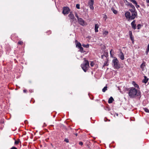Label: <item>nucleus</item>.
Here are the masks:
<instances>
[{
	"mask_svg": "<svg viewBox=\"0 0 149 149\" xmlns=\"http://www.w3.org/2000/svg\"><path fill=\"white\" fill-rule=\"evenodd\" d=\"M29 91H30V92L32 93L33 92V90H29Z\"/></svg>",
	"mask_w": 149,
	"mask_h": 149,
	"instance_id": "a19ab883",
	"label": "nucleus"
},
{
	"mask_svg": "<svg viewBox=\"0 0 149 149\" xmlns=\"http://www.w3.org/2000/svg\"><path fill=\"white\" fill-rule=\"evenodd\" d=\"M76 7L78 9H80V5L79 4H77L76 5Z\"/></svg>",
	"mask_w": 149,
	"mask_h": 149,
	"instance_id": "473e14b6",
	"label": "nucleus"
},
{
	"mask_svg": "<svg viewBox=\"0 0 149 149\" xmlns=\"http://www.w3.org/2000/svg\"><path fill=\"white\" fill-rule=\"evenodd\" d=\"M135 4V6L136 7L138 8V7H139V6L137 4V2H136V4Z\"/></svg>",
	"mask_w": 149,
	"mask_h": 149,
	"instance_id": "4c0bfd02",
	"label": "nucleus"
},
{
	"mask_svg": "<svg viewBox=\"0 0 149 149\" xmlns=\"http://www.w3.org/2000/svg\"><path fill=\"white\" fill-rule=\"evenodd\" d=\"M107 86H105L102 89V91L103 92H105L107 90Z\"/></svg>",
	"mask_w": 149,
	"mask_h": 149,
	"instance_id": "6ab92c4d",
	"label": "nucleus"
},
{
	"mask_svg": "<svg viewBox=\"0 0 149 149\" xmlns=\"http://www.w3.org/2000/svg\"><path fill=\"white\" fill-rule=\"evenodd\" d=\"M78 22L79 23V24L84 26V25H86L85 22L84 21L83 19H82L81 18H78V19H77Z\"/></svg>",
	"mask_w": 149,
	"mask_h": 149,
	"instance_id": "423d86ee",
	"label": "nucleus"
},
{
	"mask_svg": "<svg viewBox=\"0 0 149 149\" xmlns=\"http://www.w3.org/2000/svg\"><path fill=\"white\" fill-rule=\"evenodd\" d=\"M18 44L20 45H22L23 44V42L21 41H19L18 42Z\"/></svg>",
	"mask_w": 149,
	"mask_h": 149,
	"instance_id": "cd10ccee",
	"label": "nucleus"
},
{
	"mask_svg": "<svg viewBox=\"0 0 149 149\" xmlns=\"http://www.w3.org/2000/svg\"><path fill=\"white\" fill-rule=\"evenodd\" d=\"M147 50L149 51V49L147 48Z\"/></svg>",
	"mask_w": 149,
	"mask_h": 149,
	"instance_id": "8fccbe9b",
	"label": "nucleus"
},
{
	"mask_svg": "<svg viewBox=\"0 0 149 149\" xmlns=\"http://www.w3.org/2000/svg\"><path fill=\"white\" fill-rule=\"evenodd\" d=\"M128 6H130L132 8H135L134 6L131 3H129Z\"/></svg>",
	"mask_w": 149,
	"mask_h": 149,
	"instance_id": "393cba45",
	"label": "nucleus"
},
{
	"mask_svg": "<svg viewBox=\"0 0 149 149\" xmlns=\"http://www.w3.org/2000/svg\"><path fill=\"white\" fill-rule=\"evenodd\" d=\"M79 144L80 145L82 146L83 145V143L81 141L79 142Z\"/></svg>",
	"mask_w": 149,
	"mask_h": 149,
	"instance_id": "f704fd0d",
	"label": "nucleus"
},
{
	"mask_svg": "<svg viewBox=\"0 0 149 149\" xmlns=\"http://www.w3.org/2000/svg\"><path fill=\"white\" fill-rule=\"evenodd\" d=\"M84 59L83 65H89V63L88 61L86 60L85 59Z\"/></svg>",
	"mask_w": 149,
	"mask_h": 149,
	"instance_id": "dca6fc26",
	"label": "nucleus"
},
{
	"mask_svg": "<svg viewBox=\"0 0 149 149\" xmlns=\"http://www.w3.org/2000/svg\"><path fill=\"white\" fill-rule=\"evenodd\" d=\"M23 92L24 93H26V91H27V90H26V89H24L23 90Z\"/></svg>",
	"mask_w": 149,
	"mask_h": 149,
	"instance_id": "ea45409f",
	"label": "nucleus"
},
{
	"mask_svg": "<svg viewBox=\"0 0 149 149\" xmlns=\"http://www.w3.org/2000/svg\"><path fill=\"white\" fill-rule=\"evenodd\" d=\"M107 15H104V16L103 17V19L105 20V21H106V20L107 19Z\"/></svg>",
	"mask_w": 149,
	"mask_h": 149,
	"instance_id": "c756f323",
	"label": "nucleus"
},
{
	"mask_svg": "<svg viewBox=\"0 0 149 149\" xmlns=\"http://www.w3.org/2000/svg\"><path fill=\"white\" fill-rule=\"evenodd\" d=\"M75 16L77 17V19H78V18H79V17L77 13H76L75 14Z\"/></svg>",
	"mask_w": 149,
	"mask_h": 149,
	"instance_id": "e433bc0d",
	"label": "nucleus"
},
{
	"mask_svg": "<svg viewBox=\"0 0 149 149\" xmlns=\"http://www.w3.org/2000/svg\"><path fill=\"white\" fill-rule=\"evenodd\" d=\"M108 32L106 31H103V34L104 36H106L108 34Z\"/></svg>",
	"mask_w": 149,
	"mask_h": 149,
	"instance_id": "f3484780",
	"label": "nucleus"
},
{
	"mask_svg": "<svg viewBox=\"0 0 149 149\" xmlns=\"http://www.w3.org/2000/svg\"><path fill=\"white\" fill-rule=\"evenodd\" d=\"M111 10H112V11H113L114 13L115 14H116L117 13V12L116 10H114L113 9H112Z\"/></svg>",
	"mask_w": 149,
	"mask_h": 149,
	"instance_id": "c85d7f7f",
	"label": "nucleus"
},
{
	"mask_svg": "<svg viewBox=\"0 0 149 149\" xmlns=\"http://www.w3.org/2000/svg\"><path fill=\"white\" fill-rule=\"evenodd\" d=\"M95 101H96V102L97 101H98V99H96V100H95Z\"/></svg>",
	"mask_w": 149,
	"mask_h": 149,
	"instance_id": "09e8293b",
	"label": "nucleus"
},
{
	"mask_svg": "<svg viewBox=\"0 0 149 149\" xmlns=\"http://www.w3.org/2000/svg\"><path fill=\"white\" fill-rule=\"evenodd\" d=\"M10 149H17V148L15 146H13Z\"/></svg>",
	"mask_w": 149,
	"mask_h": 149,
	"instance_id": "c9c22d12",
	"label": "nucleus"
},
{
	"mask_svg": "<svg viewBox=\"0 0 149 149\" xmlns=\"http://www.w3.org/2000/svg\"><path fill=\"white\" fill-rule=\"evenodd\" d=\"M89 67V66H81V68L84 72H86Z\"/></svg>",
	"mask_w": 149,
	"mask_h": 149,
	"instance_id": "6e6552de",
	"label": "nucleus"
},
{
	"mask_svg": "<svg viewBox=\"0 0 149 149\" xmlns=\"http://www.w3.org/2000/svg\"><path fill=\"white\" fill-rule=\"evenodd\" d=\"M76 43V47L79 48V47L81 46V44L79 42H78L77 40L75 41Z\"/></svg>",
	"mask_w": 149,
	"mask_h": 149,
	"instance_id": "4468645a",
	"label": "nucleus"
},
{
	"mask_svg": "<svg viewBox=\"0 0 149 149\" xmlns=\"http://www.w3.org/2000/svg\"><path fill=\"white\" fill-rule=\"evenodd\" d=\"M129 35L130 36H132V33L131 31H129Z\"/></svg>",
	"mask_w": 149,
	"mask_h": 149,
	"instance_id": "72a5a7b5",
	"label": "nucleus"
},
{
	"mask_svg": "<svg viewBox=\"0 0 149 149\" xmlns=\"http://www.w3.org/2000/svg\"><path fill=\"white\" fill-rule=\"evenodd\" d=\"M128 95L130 98H134L136 96H141V93L140 91H138L135 88L132 87L129 88Z\"/></svg>",
	"mask_w": 149,
	"mask_h": 149,
	"instance_id": "f257e3e1",
	"label": "nucleus"
},
{
	"mask_svg": "<svg viewBox=\"0 0 149 149\" xmlns=\"http://www.w3.org/2000/svg\"><path fill=\"white\" fill-rule=\"evenodd\" d=\"M113 67L115 69H118L120 68V66H113Z\"/></svg>",
	"mask_w": 149,
	"mask_h": 149,
	"instance_id": "aec40b11",
	"label": "nucleus"
},
{
	"mask_svg": "<svg viewBox=\"0 0 149 149\" xmlns=\"http://www.w3.org/2000/svg\"><path fill=\"white\" fill-rule=\"evenodd\" d=\"M118 56L121 60H123L124 59V55L121 51L120 52V53L119 54Z\"/></svg>",
	"mask_w": 149,
	"mask_h": 149,
	"instance_id": "9b49d317",
	"label": "nucleus"
},
{
	"mask_svg": "<svg viewBox=\"0 0 149 149\" xmlns=\"http://www.w3.org/2000/svg\"><path fill=\"white\" fill-rule=\"evenodd\" d=\"M74 134L77 136V135L78 134L77 133H75Z\"/></svg>",
	"mask_w": 149,
	"mask_h": 149,
	"instance_id": "a18cd8bd",
	"label": "nucleus"
},
{
	"mask_svg": "<svg viewBox=\"0 0 149 149\" xmlns=\"http://www.w3.org/2000/svg\"><path fill=\"white\" fill-rule=\"evenodd\" d=\"M70 11V8L68 7H64L63 8L62 13L65 15L68 14Z\"/></svg>",
	"mask_w": 149,
	"mask_h": 149,
	"instance_id": "7ed1b4c3",
	"label": "nucleus"
},
{
	"mask_svg": "<svg viewBox=\"0 0 149 149\" xmlns=\"http://www.w3.org/2000/svg\"><path fill=\"white\" fill-rule=\"evenodd\" d=\"M149 51H148V50H147L146 51V54H148V52H149Z\"/></svg>",
	"mask_w": 149,
	"mask_h": 149,
	"instance_id": "79ce46f5",
	"label": "nucleus"
},
{
	"mask_svg": "<svg viewBox=\"0 0 149 149\" xmlns=\"http://www.w3.org/2000/svg\"><path fill=\"white\" fill-rule=\"evenodd\" d=\"M68 17L70 18L71 23L75 22L76 21V19L75 18L72 12H70V14L68 15Z\"/></svg>",
	"mask_w": 149,
	"mask_h": 149,
	"instance_id": "f03ea898",
	"label": "nucleus"
},
{
	"mask_svg": "<svg viewBox=\"0 0 149 149\" xmlns=\"http://www.w3.org/2000/svg\"><path fill=\"white\" fill-rule=\"evenodd\" d=\"M114 53V52L113 51L112 49H111L110 51V54L112 58L113 57Z\"/></svg>",
	"mask_w": 149,
	"mask_h": 149,
	"instance_id": "a211bd4d",
	"label": "nucleus"
},
{
	"mask_svg": "<svg viewBox=\"0 0 149 149\" xmlns=\"http://www.w3.org/2000/svg\"><path fill=\"white\" fill-rule=\"evenodd\" d=\"M94 0H89L88 1V4L89 6L90 9L93 10L94 9V7L93 5L94 4Z\"/></svg>",
	"mask_w": 149,
	"mask_h": 149,
	"instance_id": "0eeeda50",
	"label": "nucleus"
},
{
	"mask_svg": "<svg viewBox=\"0 0 149 149\" xmlns=\"http://www.w3.org/2000/svg\"><path fill=\"white\" fill-rule=\"evenodd\" d=\"M20 141V140L19 139H18L17 140H15V145H17L18 144L19 142Z\"/></svg>",
	"mask_w": 149,
	"mask_h": 149,
	"instance_id": "412c9836",
	"label": "nucleus"
},
{
	"mask_svg": "<svg viewBox=\"0 0 149 149\" xmlns=\"http://www.w3.org/2000/svg\"><path fill=\"white\" fill-rule=\"evenodd\" d=\"M136 21L135 20H134L131 23V25L132 28L134 29H136V24H135Z\"/></svg>",
	"mask_w": 149,
	"mask_h": 149,
	"instance_id": "9d476101",
	"label": "nucleus"
},
{
	"mask_svg": "<svg viewBox=\"0 0 149 149\" xmlns=\"http://www.w3.org/2000/svg\"><path fill=\"white\" fill-rule=\"evenodd\" d=\"M141 65H143V64H142Z\"/></svg>",
	"mask_w": 149,
	"mask_h": 149,
	"instance_id": "3c124183",
	"label": "nucleus"
},
{
	"mask_svg": "<svg viewBox=\"0 0 149 149\" xmlns=\"http://www.w3.org/2000/svg\"><path fill=\"white\" fill-rule=\"evenodd\" d=\"M144 66H140V67L141 68H143V67Z\"/></svg>",
	"mask_w": 149,
	"mask_h": 149,
	"instance_id": "c03bdc74",
	"label": "nucleus"
},
{
	"mask_svg": "<svg viewBox=\"0 0 149 149\" xmlns=\"http://www.w3.org/2000/svg\"><path fill=\"white\" fill-rule=\"evenodd\" d=\"M99 25L97 24H96L95 25V32H98V28H99Z\"/></svg>",
	"mask_w": 149,
	"mask_h": 149,
	"instance_id": "ddd939ff",
	"label": "nucleus"
},
{
	"mask_svg": "<svg viewBox=\"0 0 149 149\" xmlns=\"http://www.w3.org/2000/svg\"><path fill=\"white\" fill-rule=\"evenodd\" d=\"M82 46L86 48H88L89 47V45L88 44L87 45H85L84 44H82Z\"/></svg>",
	"mask_w": 149,
	"mask_h": 149,
	"instance_id": "4be33fe9",
	"label": "nucleus"
},
{
	"mask_svg": "<svg viewBox=\"0 0 149 149\" xmlns=\"http://www.w3.org/2000/svg\"><path fill=\"white\" fill-rule=\"evenodd\" d=\"M64 141L66 142L67 143H68L69 142L68 139L67 138H65L64 139Z\"/></svg>",
	"mask_w": 149,
	"mask_h": 149,
	"instance_id": "7c9ffc66",
	"label": "nucleus"
},
{
	"mask_svg": "<svg viewBox=\"0 0 149 149\" xmlns=\"http://www.w3.org/2000/svg\"><path fill=\"white\" fill-rule=\"evenodd\" d=\"M146 2L147 3H149V0H146Z\"/></svg>",
	"mask_w": 149,
	"mask_h": 149,
	"instance_id": "37998d69",
	"label": "nucleus"
},
{
	"mask_svg": "<svg viewBox=\"0 0 149 149\" xmlns=\"http://www.w3.org/2000/svg\"><path fill=\"white\" fill-rule=\"evenodd\" d=\"M125 16L128 20L130 19L132 20L134 19L132 18V14L131 15L130 12L128 11L126 12L125 13Z\"/></svg>",
	"mask_w": 149,
	"mask_h": 149,
	"instance_id": "39448f33",
	"label": "nucleus"
},
{
	"mask_svg": "<svg viewBox=\"0 0 149 149\" xmlns=\"http://www.w3.org/2000/svg\"><path fill=\"white\" fill-rule=\"evenodd\" d=\"M130 39L132 41V42H134V39L133 37L132 36H130Z\"/></svg>",
	"mask_w": 149,
	"mask_h": 149,
	"instance_id": "2f4dec72",
	"label": "nucleus"
},
{
	"mask_svg": "<svg viewBox=\"0 0 149 149\" xmlns=\"http://www.w3.org/2000/svg\"><path fill=\"white\" fill-rule=\"evenodd\" d=\"M112 62L114 65H118V61L116 58L114 57L112 61Z\"/></svg>",
	"mask_w": 149,
	"mask_h": 149,
	"instance_id": "1a4fd4ad",
	"label": "nucleus"
},
{
	"mask_svg": "<svg viewBox=\"0 0 149 149\" xmlns=\"http://www.w3.org/2000/svg\"><path fill=\"white\" fill-rule=\"evenodd\" d=\"M79 49H80V51L81 52H83L84 51V49L81 46V47L79 48Z\"/></svg>",
	"mask_w": 149,
	"mask_h": 149,
	"instance_id": "b1692460",
	"label": "nucleus"
},
{
	"mask_svg": "<svg viewBox=\"0 0 149 149\" xmlns=\"http://www.w3.org/2000/svg\"><path fill=\"white\" fill-rule=\"evenodd\" d=\"M135 8H132V9L130 10L132 13L131 14L132 15V19H135L137 15V13L135 11Z\"/></svg>",
	"mask_w": 149,
	"mask_h": 149,
	"instance_id": "20e7f679",
	"label": "nucleus"
},
{
	"mask_svg": "<svg viewBox=\"0 0 149 149\" xmlns=\"http://www.w3.org/2000/svg\"><path fill=\"white\" fill-rule=\"evenodd\" d=\"M127 2V5H128V4H129V2H127V1H126Z\"/></svg>",
	"mask_w": 149,
	"mask_h": 149,
	"instance_id": "de8ad7c7",
	"label": "nucleus"
},
{
	"mask_svg": "<svg viewBox=\"0 0 149 149\" xmlns=\"http://www.w3.org/2000/svg\"><path fill=\"white\" fill-rule=\"evenodd\" d=\"M143 109L146 112L149 113V110L147 108H144Z\"/></svg>",
	"mask_w": 149,
	"mask_h": 149,
	"instance_id": "5701e85b",
	"label": "nucleus"
},
{
	"mask_svg": "<svg viewBox=\"0 0 149 149\" xmlns=\"http://www.w3.org/2000/svg\"><path fill=\"white\" fill-rule=\"evenodd\" d=\"M147 48L149 49V43L148 45Z\"/></svg>",
	"mask_w": 149,
	"mask_h": 149,
	"instance_id": "49530a36",
	"label": "nucleus"
},
{
	"mask_svg": "<svg viewBox=\"0 0 149 149\" xmlns=\"http://www.w3.org/2000/svg\"><path fill=\"white\" fill-rule=\"evenodd\" d=\"M91 99L93 100V98H92V99Z\"/></svg>",
	"mask_w": 149,
	"mask_h": 149,
	"instance_id": "603ef678",
	"label": "nucleus"
},
{
	"mask_svg": "<svg viewBox=\"0 0 149 149\" xmlns=\"http://www.w3.org/2000/svg\"><path fill=\"white\" fill-rule=\"evenodd\" d=\"M148 80V79L146 76H144V79L142 80V82L145 84H146Z\"/></svg>",
	"mask_w": 149,
	"mask_h": 149,
	"instance_id": "f8f14e48",
	"label": "nucleus"
},
{
	"mask_svg": "<svg viewBox=\"0 0 149 149\" xmlns=\"http://www.w3.org/2000/svg\"><path fill=\"white\" fill-rule=\"evenodd\" d=\"M94 62L93 61H91L90 65H94Z\"/></svg>",
	"mask_w": 149,
	"mask_h": 149,
	"instance_id": "58836bf2",
	"label": "nucleus"
},
{
	"mask_svg": "<svg viewBox=\"0 0 149 149\" xmlns=\"http://www.w3.org/2000/svg\"><path fill=\"white\" fill-rule=\"evenodd\" d=\"M141 25L140 24H139L137 26V28L138 29H139L141 28Z\"/></svg>",
	"mask_w": 149,
	"mask_h": 149,
	"instance_id": "bb28decb",
	"label": "nucleus"
},
{
	"mask_svg": "<svg viewBox=\"0 0 149 149\" xmlns=\"http://www.w3.org/2000/svg\"><path fill=\"white\" fill-rule=\"evenodd\" d=\"M134 83V86L135 87H136V88H139V85L135 83V82L134 81L133 82V84Z\"/></svg>",
	"mask_w": 149,
	"mask_h": 149,
	"instance_id": "a878e982",
	"label": "nucleus"
},
{
	"mask_svg": "<svg viewBox=\"0 0 149 149\" xmlns=\"http://www.w3.org/2000/svg\"><path fill=\"white\" fill-rule=\"evenodd\" d=\"M114 101V99L112 97H111L109 99L108 101V102L109 104H111Z\"/></svg>",
	"mask_w": 149,
	"mask_h": 149,
	"instance_id": "2eb2a0df",
	"label": "nucleus"
}]
</instances>
